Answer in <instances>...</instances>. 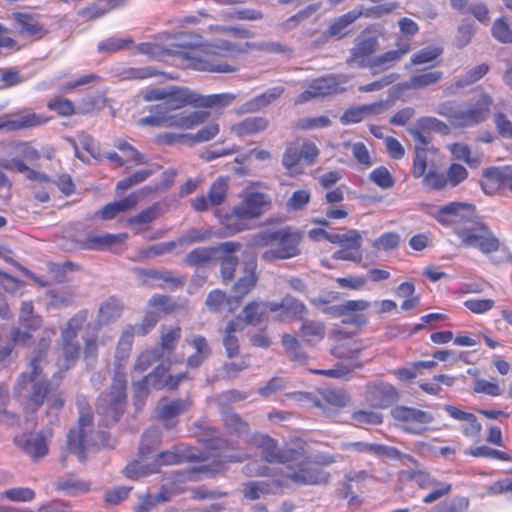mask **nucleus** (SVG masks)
Returning <instances> with one entry per match:
<instances>
[{
  "label": "nucleus",
  "mask_w": 512,
  "mask_h": 512,
  "mask_svg": "<svg viewBox=\"0 0 512 512\" xmlns=\"http://www.w3.org/2000/svg\"><path fill=\"white\" fill-rule=\"evenodd\" d=\"M160 443V432L157 428L147 429L139 446L138 456L128 464L125 475L130 479H138L159 471L162 465H173L182 462V456L172 451L155 453Z\"/></svg>",
  "instance_id": "f257e3e1"
},
{
  "label": "nucleus",
  "mask_w": 512,
  "mask_h": 512,
  "mask_svg": "<svg viewBox=\"0 0 512 512\" xmlns=\"http://www.w3.org/2000/svg\"><path fill=\"white\" fill-rule=\"evenodd\" d=\"M303 233L290 227L267 229L251 237L249 246L266 248L261 258L266 262L290 259L300 255Z\"/></svg>",
  "instance_id": "f03ea898"
},
{
  "label": "nucleus",
  "mask_w": 512,
  "mask_h": 512,
  "mask_svg": "<svg viewBox=\"0 0 512 512\" xmlns=\"http://www.w3.org/2000/svg\"><path fill=\"white\" fill-rule=\"evenodd\" d=\"M42 359L40 356L31 357L29 361L28 371L20 374L14 387V394L26 408L36 410L41 407L52 385L44 373L41 366Z\"/></svg>",
  "instance_id": "7ed1b4c3"
},
{
  "label": "nucleus",
  "mask_w": 512,
  "mask_h": 512,
  "mask_svg": "<svg viewBox=\"0 0 512 512\" xmlns=\"http://www.w3.org/2000/svg\"><path fill=\"white\" fill-rule=\"evenodd\" d=\"M270 206V200L264 193H247L243 200L233 208L232 215L226 219L230 234L249 229L247 220L260 217Z\"/></svg>",
  "instance_id": "20e7f679"
},
{
  "label": "nucleus",
  "mask_w": 512,
  "mask_h": 512,
  "mask_svg": "<svg viewBox=\"0 0 512 512\" xmlns=\"http://www.w3.org/2000/svg\"><path fill=\"white\" fill-rule=\"evenodd\" d=\"M454 231L464 246L476 248L483 254L495 252L500 247V241L494 233L474 218H467L463 224H458Z\"/></svg>",
  "instance_id": "39448f33"
},
{
  "label": "nucleus",
  "mask_w": 512,
  "mask_h": 512,
  "mask_svg": "<svg viewBox=\"0 0 512 512\" xmlns=\"http://www.w3.org/2000/svg\"><path fill=\"white\" fill-rule=\"evenodd\" d=\"M76 405L79 410V418L77 426L72 428L67 435V449L82 460L84 449L90 445L89 434L93 428V415L84 397H79Z\"/></svg>",
  "instance_id": "423d86ee"
},
{
  "label": "nucleus",
  "mask_w": 512,
  "mask_h": 512,
  "mask_svg": "<svg viewBox=\"0 0 512 512\" xmlns=\"http://www.w3.org/2000/svg\"><path fill=\"white\" fill-rule=\"evenodd\" d=\"M126 375L122 371H115L110 391L102 394L98 399L97 411L109 421L115 423L123 412L126 403Z\"/></svg>",
  "instance_id": "0eeeda50"
},
{
  "label": "nucleus",
  "mask_w": 512,
  "mask_h": 512,
  "mask_svg": "<svg viewBox=\"0 0 512 512\" xmlns=\"http://www.w3.org/2000/svg\"><path fill=\"white\" fill-rule=\"evenodd\" d=\"M252 50L263 51L267 53H277L291 58L293 50L288 46L274 41H263L259 43H233L228 40H216L211 45V52L220 56H235L247 53Z\"/></svg>",
  "instance_id": "6e6552de"
},
{
  "label": "nucleus",
  "mask_w": 512,
  "mask_h": 512,
  "mask_svg": "<svg viewBox=\"0 0 512 512\" xmlns=\"http://www.w3.org/2000/svg\"><path fill=\"white\" fill-rule=\"evenodd\" d=\"M390 414L401 430L414 435L423 434L434 421L432 413L404 405L393 407Z\"/></svg>",
  "instance_id": "1a4fd4ad"
},
{
  "label": "nucleus",
  "mask_w": 512,
  "mask_h": 512,
  "mask_svg": "<svg viewBox=\"0 0 512 512\" xmlns=\"http://www.w3.org/2000/svg\"><path fill=\"white\" fill-rule=\"evenodd\" d=\"M88 311L81 310L71 317L61 332V348L65 367L69 369L79 359L81 346L77 340L78 333L87 321Z\"/></svg>",
  "instance_id": "9d476101"
},
{
  "label": "nucleus",
  "mask_w": 512,
  "mask_h": 512,
  "mask_svg": "<svg viewBox=\"0 0 512 512\" xmlns=\"http://www.w3.org/2000/svg\"><path fill=\"white\" fill-rule=\"evenodd\" d=\"M250 443L261 450L262 458L269 463L286 464L303 458V448H280L276 440L265 434H253Z\"/></svg>",
  "instance_id": "9b49d317"
},
{
  "label": "nucleus",
  "mask_w": 512,
  "mask_h": 512,
  "mask_svg": "<svg viewBox=\"0 0 512 512\" xmlns=\"http://www.w3.org/2000/svg\"><path fill=\"white\" fill-rule=\"evenodd\" d=\"M396 6V4H389L387 6H380L375 9L366 11H364L363 8L351 10L337 18L332 19L326 30L323 32L322 37L324 38V41H327L329 38L342 39L348 35L347 28L361 16H370L373 13V15L376 17H380L384 14L392 12Z\"/></svg>",
  "instance_id": "f8f14e48"
},
{
  "label": "nucleus",
  "mask_w": 512,
  "mask_h": 512,
  "mask_svg": "<svg viewBox=\"0 0 512 512\" xmlns=\"http://www.w3.org/2000/svg\"><path fill=\"white\" fill-rule=\"evenodd\" d=\"M286 464V477L296 484L317 485L328 482L329 474L312 464L304 449L301 460L290 461Z\"/></svg>",
  "instance_id": "ddd939ff"
},
{
  "label": "nucleus",
  "mask_w": 512,
  "mask_h": 512,
  "mask_svg": "<svg viewBox=\"0 0 512 512\" xmlns=\"http://www.w3.org/2000/svg\"><path fill=\"white\" fill-rule=\"evenodd\" d=\"M345 82V76L334 74L314 79L309 83L307 89L298 95L295 103L302 104L315 98L337 94L340 92L339 85Z\"/></svg>",
  "instance_id": "4468645a"
},
{
  "label": "nucleus",
  "mask_w": 512,
  "mask_h": 512,
  "mask_svg": "<svg viewBox=\"0 0 512 512\" xmlns=\"http://www.w3.org/2000/svg\"><path fill=\"white\" fill-rule=\"evenodd\" d=\"M52 436L51 429H43L34 434L16 436L14 442L32 460L37 461L48 454V445Z\"/></svg>",
  "instance_id": "2eb2a0df"
},
{
  "label": "nucleus",
  "mask_w": 512,
  "mask_h": 512,
  "mask_svg": "<svg viewBox=\"0 0 512 512\" xmlns=\"http://www.w3.org/2000/svg\"><path fill=\"white\" fill-rule=\"evenodd\" d=\"M241 247L237 242H223L212 247H198L190 251L183 263L190 267H206L216 259L220 252H236Z\"/></svg>",
  "instance_id": "dca6fc26"
},
{
  "label": "nucleus",
  "mask_w": 512,
  "mask_h": 512,
  "mask_svg": "<svg viewBox=\"0 0 512 512\" xmlns=\"http://www.w3.org/2000/svg\"><path fill=\"white\" fill-rule=\"evenodd\" d=\"M492 104V97L487 93H481L475 103L466 109L459 110L456 127H470L485 121L490 114Z\"/></svg>",
  "instance_id": "f3484780"
},
{
  "label": "nucleus",
  "mask_w": 512,
  "mask_h": 512,
  "mask_svg": "<svg viewBox=\"0 0 512 512\" xmlns=\"http://www.w3.org/2000/svg\"><path fill=\"white\" fill-rule=\"evenodd\" d=\"M378 48L379 42L377 37L359 35L356 38L355 45L350 50L347 64L359 68H370L373 58L371 55L376 52Z\"/></svg>",
  "instance_id": "a211bd4d"
},
{
  "label": "nucleus",
  "mask_w": 512,
  "mask_h": 512,
  "mask_svg": "<svg viewBox=\"0 0 512 512\" xmlns=\"http://www.w3.org/2000/svg\"><path fill=\"white\" fill-rule=\"evenodd\" d=\"M228 178L220 176L210 186L207 194L197 196L192 207L197 212H204L221 205L227 196Z\"/></svg>",
  "instance_id": "6ab92c4d"
},
{
  "label": "nucleus",
  "mask_w": 512,
  "mask_h": 512,
  "mask_svg": "<svg viewBox=\"0 0 512 512\" xmlns=\"http://www.w3.org/2000/svg\"><path fill=\"white\" fill-rule=\"evenodd\" d=\"M399 399L397 389L386 382H376L367 385L366 400L371 407L388 408Z\"/></svg>",
  "instance_id": "aec40b11"
},
{
  "label": "nucleus",
  "mask_w": 512,
  "mask_h": 512,
  "mask_svg": "<svg viewBox=\"0 0 512 512\" xmlns=\"http://www.w3.org/2000/svg\"><path fill=\"white\" fill-rule=\"evenodd\" d=\"M411 50L410 41L399 38L396 41V49L384 52L372 58L370 69L375 75L395 66Z\"/></svg>",
  "instance_id": "412c9836"
},
{
  "label": "nucleus",
  "mask_w": 512,
  "mask_h": 512,
  "mask_svg": "<svg viewBox=\"0 0 512 512\" xmlns=\"http://www.w3.org/2000/svg\"><path fill=\"white\" fill-rule=\"evenodd\" d=\"M128 238L126 233L119 234H88L84 239H73L71 249L78 250H104L113 245L122 243Z\"/></svg>",
  "instance_id": "4be33fe9"
},
{
  "label": "nucleus",
  "mask_w": 512,
  "mask_h": 512,
  "mask_svg": "<svg viewBox=\"0 0 512 512\" xmlns=\"http://www.w3.org/2000/svg\"><path fill=\"white\" fill-rule=\"evenodd\" d=\"M209 117L206 111H180L170 112L165 110L166 128L181 130L192 129L203 124Z\"/></svg>",
  "instance_id": "5701e85b"
},
{
  "label": "nucleus",
  "mask_w": 512,
  "mask_h": 512,
  "mask_svg": "<svg viewBox=\"0 0 512 512\" xmlns=\"http://www.w3.org/2000/svg\"><path fill=\"white\" fill-rule=\"evenodd\" d=\"M163 110L173 112L186 106L197 107V92L186 87L171 86L167 88V96L162 104Z\"/></svg>",
  "instance_id": "b1692460"
},
{
  "label": "nucleus",
  "mask_w": 512,
  "mask_h": 512,
  "mask_svg": "<svg viewBox=\"0 0 512 512\" xmlns=\"http://www.w3.org/2000/svg\"><path fill=\"white\" fill-rule=\"evenodd\" d=\"M473 207L460 202H452L438 209L435 214L436 220L444 225L453 224L454 228L463 224L467 218H473Z\"/></svg>",
  "instance_id": "393cba45"
},
{
  "label": "nucleus",
  "mask_w": 512,
  "mask_h": 512,
  "mask_svg": "<svg viewBox=\"0 0 512 512\" xmlns=\"http://www.w3.org/2000/svg\"><path fill=\"white\" fill-rule=\"evenodd\" d=\"M168 369L159 364L149 374L134 383L135 394L138 398H145L148 395L149 389L161 390L168 388Z\"/></svg>",
  "instance_id": "a878e982"
},
{
  "label": "nucleus",
  "mask_w": 512,
  "mask_h": 512,
  "mask_svg": "<svg viewBox=\"0 0 512 512\" xmlns=\"http://www.w3.org/2000/svg\"><path fill=\"white\" fill-rule=\"evenodd\" d=\"M349 400L350 398L344 390L323 389L316 396L314 407L320 408L327 416H331L345 407Z\"/></svg>",
  "instance_id": "bb28decb"
},
{
  "label": "nucleus",
  "mask_w": 512,
  "mask_h": 512,
  "mask_svg": "<svg viewBox=\"0 0 512 512\" xmlns=\"http://www.w3.org/2000/svg\"><path fill=\"white\" fill-rule=\"evenodd\" d=\"M481 186L486 194H493L499 187L507 185L512 179V166L490 167L483 170Z\"/></svg>",
  "instance_id": "cd10ccee"
},
{
  "label": "nucleus",
  "mask_w": 512,
  "mask_h": 512,
  "mask_svg": "<svg viewBox=\"0 0 512 512\" xmlns=\"http://www.w3.org/2000/svg\"><path fill=\"white\" fill-rule=\"evenodd\" d=\"M269 126V120L262 116L247 117L232 125L231 131L239 136L255 135L265 131Z\"/></svg>",
  "instance_id": "c85d7f7f"
},
{
  "label": "nucleus",
  "mask_w": 512,
  "mask_h": 512,
  "mask_svg": "<svg viewBox=\"0 0 512 512\" xmlns=\"http://www.w3.org/2000/svg\"><path fill=\"white\" fill-rule=\"evenodd\" d=\"M133 339L134 329L132 326H129L123 331L116 347L114 362L116 371H122L123 368L125 367L127 360L130 356Z\"/></svg>",
  "instance_id": "c756f323"
},
{
  "label": "nucleus",
  "mask_w": 512,
  "mask_h": 512,
  "mask_svg": "<svg viewBox=\"0 0 512 512\" xmlns=\"http://www.w3.org/2000/svg\"><path fill=\"white\" fill-rule=\"evenodd\" d=\"M276 481H249L243 484V495L250 500H257L265 495L275 494L279 489Z\"/></svg>",
  "instance_id": "7c9ffc66"
},
{
  "label": "nucleus",
  "mask_w": 512,
  "mask_h": 512,
  "mask_svg": "<svg viewBox=\"0 0 512 512\" xmlns=\"http://www.w3.org/2000/svg\"><path fill=\"white\" fill-rule=\"evenodd\" d=\"M255 264L247 265L245 268V275L240 277L233 286L234 295L232 298L238 304L256 285L257 276L255 274Z\"/></svg>",
  "instance_id": "2f4dec72"
},
{
  "label": "nucleus",
  "mask_w": 512,
  "mask_h": 512,
  "mask_svg": "<svg viewBox=\"0 0 512 512\" xmlns=\"http://www.w3.org/2000/svg\"><path fill=\"white\" fill-rule=\"evenodd\" d=\"M190 405L191 403L188 399H176L173 401L163 399L157 405L158 417L165 422H169L177 415L187 411Z\"/></svg>",
  "instance_id": "473e14b6"
},
{
  "label": "nucleus",
  "mask_w": 512,
  "mask_h": 512,
  "mask_svg": "<svg viewBox=\"0 0 512 512\" xmlns=\"http://www.w3.org/2000/svg\"><path fill=\"white\" fill-rule=\"evenodd\" d=\"M10 131H18L42 125L46 119L29 111H21L8 116Z\"/></svg>",
  "instance_id": "72a5a7b5"
},
{
  "label": "nucleus",
  "mask_w": 512,
  "mask_h": 512,
  "mask_svg": "<svg viewBox=\"0 0 512 512\" xmlns=\"http://www.w3.org/2000/svg\"><path fill=\"white\" fill-rule=\"evenodd\" d=\"M12 17L19 27V33L21 35L41 37L44 33L43 27L33 15L16 12L12 14Z\"/></svg>",
  "instance_id": "f704fd0d"
},
{
  "label": "nucleus",
  "mask_w": 512,
  "mask_h": 512,
  "mask_svg": "<svg viewBox=\"0 0 512 512\" xmlns=\"http://www.w3.org/2000/svg\"><path fill=\"white\" fill-rule=\"evenodd\" d=\"M283 312L278 315L280 320L291 318L293 320H302L308 313L303 302L291 295H286L282 299Z\"/></svg>",
  "instance_id": "c9c22d12"
},
{
  "label": "nucleus",
  "mask_w": 512,
  "mask_h": 512,
  "mask_svg": "<svg viewBox=\"0 0 512 512\" xmlns=\"http://www.w3.org/2000/svg\"><path fill=\"white\" fill-rule=\"evenodd\" d=\"M283 92L284 88L280 86L270 88L266 90L264 93L256 96L255 98L245 103L244 110L246 112H256L262 109L263 107H266L277 98H279L283 94Z\"/></svg>",
  "instance_id": "e433bc0d"
},
{
  "label": "nucleus",
  "mask_w": 512,
  "mask_h": 512,
  "mask_svg": "<svg viewBox=\"0 0 512 512\" xmlns=\"http://www.w3.org/2000/svg\"><path fill=\"white\" fill-rule=\"evenodd\" d=\"M163 358V354L161 352V348L153 347L150 349H146L142 351L136 358L133 368L132 375L134 374H142L149 367L152 366L153 363Z\"/></svg>",
  "instance_id": "4c0bfd02"
},
{
  "label": "nucleus",
  "mask_w": 512,
  "mask_h": 512,
  "mask_svg": "<svg viewBox=\"0 0 512 512\" xmlns=\"http://www.w3.org/2000/svg\"><path fill=\"white\" fill-rule=\"evenodd\" d=\"M488 71L489 66L486 64H480L471 68L466 74L455 79L454 83L449 87L451 93H455L457 89L472 85L486 75Z\"/></svg>",
  "instance_id": "58836bf2"
},
{
  "label": "nucleus",
  "mask_w": 512,
  "mask_h": 512,
  "mask_svg": "<svg viewBox=\"0 0 512 512\" xmlns=\"http://www.w3.org/2000/svg\"><path fill=\"white\" fill-rule=\"evenodd\" d=\"M236 95L232 93H221L212 95H201L197 93V107L201 108H223L232 104Z\"/></svg>",
  "instance_id": "ea45409f"
},
{
  "label": "nucleus",
  "mask_w": 512,
  "mask_h": 512,
  "mask_svg": "<svg viewBox=\"0 0 512 512\" xmlns=\"http://www.w3.org/2000/svg\"><path fill=\"white\" fill-rule=\"evenodd\" d=\"M443 77V72L433 70L429 72L413 75L406 82L405 87L408 89H423L438 83Z\"/></svg>",
  "instance_id": "a19ab883"
},
{
  "label": "nucleus",
  "mask_w": 512,
  "mask_h": 512,
  "mask_svg": "<svg viewBox=\"0 0 512 512\" xmlns=\"http://www.w3.org/2000/svg\"><path fill=\"white\" fill-rule=\"evenodd\" d=\"M369 307L370 303L366 300H347L343 303L325 308L324 312L332 317H341L351 311L367 310Z\"/></svg>",
  "instance_id": "79ce46f5"
},
{
  "label": "nucleus",
  "mask_w": 512,
  "mask_h": 512,
  "mask_svg": "<svg viewBox=\"0 0 512 512\" xmlns=\"http://www.w3.org/2000/svg\"><path fill=\"white\" fill-rule=\"evenodd\" d=\"M222 417L225 427L231 432L238 435L249 433V424L244 421L238 414L228 408L223 409Z\"/></svg>",
  "instance_id": "37998d69"
},
{
  "label": "nucleus",
  "mask_w": 512,
  "mask_h": 512,
  "mask_svg": "<svg viewBox=\"0 0 512 512\" xmlns=\"http://www.w3.org/2000/svg\"><path fill=\"white\" fill-rule=\"evenodd\" d=\"M363 364L361 362L353 361L349 365L337 364L332 369L315 370L314 373L335 379H349L351 373L355 369H361Z\"/></svg>",
  "instance_id": "c03bdc74"
},
{
  "label": "nucleus",
  "mask_w": 512,
  "mask_h": 512,
  "mask_svg": "<svg viewBox=\"0 0 512 512\" xmlns=\"http://www.w3.org/2000/svg\"><path fill=\"white\" fill-rule=\"evenodd\" d=\"M243 317L246 323L251 325H258L267 319V312L265 310L263 301H253L245 306L243 309Z\"/></svg>",
  "instance_id": "a18cd8bd"
},
{
  "label": "nucleus",
  "mask_w": 512,
  "mask_h": 512,
  "mask_svg": "<svg viewBox=\"0 0 512 512\" xmlns=\"http://www.w3.org/2000/svg\"><path fill=\"white\" fill-rule=\"evenodd\" d=\"M402 479L412 481L422 489L434 488L437 480L423 470L407 469L401 472Z\"/></svg>",
  "instance_id": "49530a36"
},
{
  "label": "nucleus",
  "mask_w": 512,
  "mask_h": 512,
  "mask_svg": "<svg viewBox=\"0 0 512 512\" xmlns=\"http://www.w3.org/2000/svg\"><path fill=\"white\" fill-rule=\"evenodd\" d=\"M235 252H220L215 260H219L221 264V277L224 282L230 281L234 277L235 269L239 263Z\"/></svg>",
  "instance_id": "de8ad7c7"
},
{
  "label": "nucleus",
  "mask_w": 512,
  "mask_h": 512,
  "mask_svg": "<svg viewBox=\"0 0 512 512\" xmlns=\"http://www.w3.org/2000/svg\"><path fill=\"white\" fill-rule=\"evenodd\" d=\"M19 323L23 328L36 331L41 326V318L34 315L33 304L31 302H23L19 313Z\"/></svg>",
  "instance_id": "09e8293b"
},
{
  "label": "nucleus",
  "mask_w": 512,
  "mask_h": 512,
  "mask_svg": "<svg viewBox=\"0 0 512 512\" xmlns=\"http://www.w3.org/2000/svg\"><path fill=\"white\" fill-rule=\"evenodd\" d=\"M233 298H228L226 294L220 290L210 292L206 298L207 307L213 312H221L227 306L229 311H232L231 306Z\"/></svg>",
  "instance_id": "8fccbe9b"
},
{
  "label": "nucleus",
  "mask_w": 512,
  "mask_h": 512,
  "mask_svg": "<svg viewBox=\"0 0 512 512\" xmlns=\"http://www.w3.org/2000/svg\"><path fill=\"white\" fill-rule=\"evenodd\" d=\"M449 150L454 158L464 161L472 168L480 165L479 157L472 156L469 146L464 143H454L449 147Z\"/></svg>",
  "instance_id": "3c124183"
},
{
  "label": "nucleus",
  "mask_w": 512,
  "mask_h": 512,
  "mask_svg": "<svg viewBox=\"0 0 512 512\" xmlns=\"http://www.w3.org/2000/svg\"><path fill=\"white\" fill-rule=\"evenodd\" d=\"M158 70L154 67H126L119 72L122 80H143L158 75Z\"/></svg>",
  "instance_id": "603ef678"
},
{
  "label": "nucleus",
  "mask_w": 512,
  "mask_h": 512,
  "mask_svg": "<svg viewBox=\"0 0 512 512\" xmlns=\"http://www.w3.org/2000/svg\"><path fill=\"white\" fill-rule=\"evenodd\" d=\"M202 45V37L193 32H180L175 35L174 42L168 44L169 47L177 50V48H194Z\"/></svg>",
  "instance_id": "864d4df0"
},
{
  "label": "nucleus",
  "mask_w": 512,
  "mask_h": 512,
  "mask_svg": "<svg viewBox=\"0 0 512 512\" xmlns=\"http://www.w3.org/2000/svg\"><path fill=\"white\" fill-rule=\"evenodd\" d=\"M422 184L430 190L440 191L448 185L446 175L435 169H431L422 177Z\"/></svg>",
  "instance_id": "5fc2aeb1"
},
{
  "label": "nucleus",
  "mask_w": 512,
  "mask_h": 512,
  "mask_svg": "<svg viewBox=\"0 0 512 512\" xmlns=\"http://www.w3.org/2000/svg\"><path fill=\"white\" fill-rule=\"evenodd\" d=\"M301 336L307 341H318L325 335V327L319 322L306 320L300 329Z\"/></svg>",
  "instance_id": "6e6d98bb"
},
{
  "label": "nucleus",
  "mask_w": 512,
  "mask_h": 512,
  "mask_svg": "<svg viewBox=\"0 0 512 512\" xmlns=\"http://www.w3.org/2000/svg\"><path fill=\"white\" fill-rule=\"evenodd\" d=\"M300 153L299 148L296 146H289L286 148L283 157L282 164L283 166L291 173L298 174L301 173L300 169Z\"/></svg>",
  "instance_id": "4d7b16f0"
},
{
  "label": "nucleus",
  "mask_w": 512,
  "mask_h": 512,
  "mask_svg": "<svg viewBox=\"0 0 512 512\" xmlns=\"http://www.w3.org/2000/svg\"><path fill=\"white\" fill-rule=\"evenodd\" d=\"M147 276L154 280H158L167 284L171 287L182 286L185 283V279L181 276L175 275L172 271L169 270H149L147 272Z\"/></svg>",
  "instance_id": "13d9d810"
},
{
  "label": "nucleus",
  "mask_w": 512,
  "mask_h": 512,
  "mask_svg": "<svg viewBox=\"0 0 512 512\" xmlns=\"http://www.w3.org/2000/svg\"><path fill=\"white\" fill-rule=\"evenodd\" d=\"M235 325L233 322L228 323L225 328L223 336V346L225 347L226 354L229 358H233L239 353L238 339L234 335Z\"/></svg>",
  "instance_id": "bf43d9fd"
},
{
  "label": "nucleus",
  "mask_w": 512,
  "mask_h": 512,
  "mask_svg": "<svg viewBox=\"0 0 512 512\" xmlns=\"http://www.w3.org/2000/svg\"><path fill=\"white\" fill-rule=\"evenodd\" d=\"M369 179L382 189L391 188L394 185V179L389 170L384 167H377L369 175Z\"/></svg>",
  "instance_id": "052dcab7"
},
{
  "label": "nucleus",
  "mask_w": 512,
  "mask_h": 512,
  "mask_svg": "<svg viewBox=\"0 0 512 512\" xmlns=\"http://www.w3.org/2000/svg\"><path fill=\"white\" fill-rule=\"evenodd\" d=\"M363 347L357 342H351L347 345L340 344L332 349V354L338 358H346L349 360H356Z\"/></svg>",
  "instance_id": "680f3d73"
},
{
  "label": "nucleus",
  "mask_w": 512,
  "mask_h": 512,
  "mask_svg": "<svg viewBox=\"0 0 512 512\" xmlns=\"http://www.w3.org/2000/svg\"><path fill=\"white\" fill-rule=\"evenodd\" d=\"M493 37L502 43H512V29L505 19H496L491 29Z\"/></svg>",
  "instance_id": "e2e57ef3"
},
{
  "label": "nucleus",
  "mask_w": 512,
  "mask_h": 512,
  "mask_svg": "<svg viewBox=\"0 0 512 512\" xmlns=\"http://www.w3.org/2000/svg\"><path fill=\"white\" fill-rule=\"evenodd\" d=\"M138 49L141 53L147 54L154 59H160L165 54L172 55L178 53V50H175L168 45L162 46L156 43H143Z\"/></svg>",
  "instance_id": "0e129e2a"
},
{
  "label": "nucleus",
  "mask_w": 512,
  "mask_h": 512,
  "mask_svg": "<svg viewBox=\"0 0 512 512\" xmlns=\"http://www.w3.org/2000/svg\"><path fill=\"white\" fill-rule=\"evenodd\" d=\"M443 53V49L440 47H427L417 53L411 58V65H422L427 64L437 59Z\"/></svg>",
  "instance_id": "69168bd1"
},
{
  "label": "nucleus",
  "mask_w": 512,
  "mask_h": 512,
  "mask_svg": "<svg viewBox=\"0 0 512 512\" xmlns=\"http://www.w3.org/2000/svg\"><path fill=\"white\" fill-rule=\"evenodd\" d=\"M131 43H132V40L130 38L121 39L119 37L113 36V37H110L108 39L101 41L98 44V51L100 53H113V52L124 49Z\"/></svg>",
  "instance_id": "338daca9"
},
{
  "label": "nucleus",
  "mask_w": 512,
  "mask_h": 512,
  "mask_svg": "<svg viewBox=\"0 0 512 512\" xmlns=\"http://www.w3.org/2000/svg\"><path fill=\"white\" fill-rule=\"evenodd\" d=\"M352 419L357 425H378L383 422L381 413L375 411L359 410L352 414Z\"/></svg>",
  "instance_id": "774afa93"
}]
</instances>
